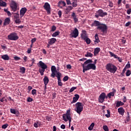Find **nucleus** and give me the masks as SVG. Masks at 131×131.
Returning a JSON list of instances; mask_svg holds the SVG:
<instances>
[{
    "instance_id": "1",
    "label": "nucleus",
    "mask_w": 131,
    "mask_h": 131,
    "mask_svg": "<svg viewBox=\"0 0 131 131\" xmlns=\"http://www.w3.org/2000/svg\"><path fill=\"white\" fill-rule=\"evenodd\" d=\"M106 70L111 73H115L117 70L118 68L114 64L112 63V62H109L105 66Z\"/></svg>"
},
{
    "instance_id": "2",
    "label": "nucleus",
    "mask_w": 131,
    "mask_h": 131,
    "mask_svg": "<svg viewBox=\"0 0 131 131\" xmlns=\"http://www.w3.org/2000/svg\"><path fill=\"white\" fill-rule=\"evenodd\" d=\"M62 119L65 122L69 121V124H71L72 118L71 116V110H69L67 111L66 114L62 115Z\"/></svg>"
},
{
    "instance_id": "3",
    "label": "nucleus",
    "mask_w": 131,
    "mask_h": 131,
    "mask_svg": "<svg viewBox=\"0 0 131 131\" xmlns=\"http://www.w3.org/2000/svg\"><path fill=\"white\" fill-rule=\"evenodd\" d=\"M75 105H76V108L75 109V111L77 113L80 114L81 112H82V111L83 110V106H84L83 103L78 102L76 103Z\"/></svg>"
},
{
    "instance_id": "4",
    "label": "nucleus",
    "mask_w": 131,
    "mask_h": 131,
    "mask_svg": "<svg viewBox=\"0 0 131 131\" xmlns=\"http://www.w3.org/2000/svg\"><path fill=\"white\" fill-rule=\"evenodd\" d=\"M40 67L41 69H39V72L41 76H43L44 75V72L46 71V69L48 68V66L45 63V62L40 61L39 62Z\"/></svg>"
},
{
    "instance_id": "5",
    "label": "nucleus",
    "mask_w": 131,
    "mask_h": 131,
    "mask_svg": "<svg viewBox=\"0 0 131 131\" xmlns=\"http://www.w3.org/2000/svg\"><path fill=\"white\" fill-rule=\"evenodd\" d=\"M97 29L101 32L102 33H107V27L106 24L100 23L99 26L97 28Z\"/></svg>"
},
{
    "instance_id": "6",
    "label": "nucleus",
    "mask_w": 131,
    "mask_h": 131,
    "mask_svg": "<svg viewBox=\"0 0 131 131\" xmlns=\"http://www.w3.org/2000/svg\"><path fill=\"white\" fill-rule=\"evenodd\" d=\"M19 39L17 33L12 32L8 35V39L10 40H17Z\"/></svg>"
},
{
    "instance_id": "7",
    "label": "nucleus",
    "mask_w": 131,
    "mask_h": 131,
    "mask_svg": "<svg viewBox=\"0 0 131 131\" xmlns=\"http://www.w3.org/2000/svg\"><path fill=\"white\" fill-rule=\"evenodd\" d=\"M107 15V12H103L102 10H99L95 13L94 17L96 18H98L99 17H104V16H105Z\"/></svg>"
},
{
    "instance_id": "8",
    "label": "nucleus",
    "mask_w": 131,
    "mask_h": 131,
    "mask_svg": "<svg viewBox=\"0 0 131 131\" xmlns=\"http://www.w3.org/2000/svg\"><path fill=\"white\" fill-rule=\"evenodd\" d=\"M10 8L11 9V11H13V12H15L17 9V4L13 0L10 3Z\"/></svg>"
},
{
    "instance_id": "9",
    "label": "nucleus",
    "mask_w": 131,
    "mask_h": 131,
    "mask_svg": "<svg viewBox=\"0 0 131 131\" xmlns=\"http://www.w3.org/2000/svg\"><path fill=\"white\" fill-rule=\"evenodd\" d=\"M51 71L52 73L50 76L53 77V78H55L56 76V73H57V68L55 66H52L51 68Z\"/></svg>"
},
{
    "instance_id": "10",
    "label": "nucleus",
    "mask_w": 131,
    "mask_h": 131,
    "mask_svg": "<svg viewBox=\"0 0 131 131\" xmlns=\"http://www.w3.org/2000/svg\"><path fill=\"white\" fill-rule=\"evenodd\" d=\"M105 97H106V94L105 93H101L98 98V101L99 103H104Z\"/></svg>"
},
{
    "instance_id": "11",
    "label": "nucleus",
    "mask_w": 131,
    "mask_h": 131,
    "mask_svg": "<svg viewBox=\"0 0 131 131\" xmlns=\"http://www.w3.org/2000/svg\"><path fill=\"white\" fill-rule=\"evenodd\" d=\"M43 8L47 11L48 14H51V6L48 3H46L43 5Z\"/></svg>"
},
{
    "instance_id": "12",
    "label": "nucleus",
    "mask_w": 131,
    "mask_h": 131,
    "mask_svg": "<svg viewBox=\"0 0 131 131\" xmlns=\"http://www.w3.org/2000/svg\"><path fill=\"white\" fill-rule=\"evenodd\" d=\"M86 68H87L86 70L88 71H89L91 69H92L93 70H96V66L95 64L90 63L86 66Z\"/></svg>"
},
{
    "instance_id": "13",
    "label": "nucleus",
    "mask_w": 131,
    "mask_h": 131,
    "mask_svg": "<svg viewBox=\"0 0 131 131\" xmlns=\"http://www.w3.org/2000/svg\"><path fill=\"white\" fill-rule=\"evenodd\" d=\"M27 11V8L26 7L21 8V10H20V16L21 18L24 16V15Z\"/></svg>"
},
{
    "instance_id": "14",
    "label": "nucleus",
    "mask_w": 131,
    "mask_h": 131,
    "mask_svg": "<svg viewBox=\"0 0 131 131\" xmlns=\"http://www.w3.org/2000/svg\"><path fill=\"white\" fill-rule=\"evenodd\" d=\"M72 37L77 38L79 35L78 29L77 28H75L74 31L72 32Z\"/></svg>"
},
{
    "instance_id": "15",
    "label": "nucleus",
    "mask_w": 131,
    "mask_h": 131,
    "mask_svg": "<svg viewBox=\"0 0 131 131\" xmlns=\"http://www.w3.org/2000/svg\"><path fill=\"white\" fill-rule=\"evenodd\" d=\"M79 95L78 94H75L74 95V97L73 98V100L71 102V104H74L77 102V101L79 99Z\"/></svg>"
},
{
    "instance_id": "16",
    "label": "nucleus",
    "mask_w": 131,
    "mask_h": 131,
    "mask_svg": "<svg viewBox=\"0 0 131 131\" xmlns=\"http://www.w3.org/2000/svg\"><path fill=\"white\" fill-rule=\"evenodd\" d=\"M101 24V23H100V21L98 20H94V23H93L91 25L92 27H99Z\"/></svg>"
},
{
    "instance_id": "17",
    "label": "nucleus",
    "mask_w": 131,
    "mask_h": 131,
    "mask_svg": "<svg viewBox=\"0 0 131 131\" xmlns=\"http://www.w3.org/2000/svg\"><path fill=\"white\" fill-rule=\"evenodd\" d=\"M118 112L119 113V114L121 115L122 116H123L125 112V111L123 107H120L118 108Z\"/></svg>"
},
{
    "instance_id": "18",
    "label": "nucleus",
    "mask_w": 131,
    "mask_h": 131,
    "mask_svg": "<svg viewBox=\"0 0 131 131\" xmlns=\"http://www.w3.org/2000/svg\"><path fill=\"white\" fill-rule=\"evenodd\" d=\"M57 41L56 38L53 37L49 40L48 43L50 44V46H52L53 44L55 43Z\"/></svg>"
},
{
    "instance_id": "19",
    "label": "nucleus",
    "mask_w": 131,
    "mask_h": 131,
    "mask_svg": "<svg viewBox=\"0 0 131 131\" xmlns=\"http://www.w3.org/2000/svg\"><path fill=\"white\" fill-rule=\"evenodd\" d=\"M94 37L95 39V40H94L95 43L96 44V43L100 42V39L99 37H98V34L97 33L95 34Z\"/></svg>"
},
{
    "instance_id": "20",
    "label": "nucleus",
    "mask_w": 131,
    "mask_h": 131,
    "mask_svg": "<svg viewBox=\"0 0 131 131\" xmlns=\"http://www.w3.org/2000/svg\"><path fill=\"white\" fill-rule=\"evenodd\" d=\"M43 81L44 84L48 85V83H49V78L47 76H45L43 79Z\"/></svg>"
},
{
    "instance_id": "21",
    "label": "nucleus",
    "mask_w": 131,
    "mask_h": 131,
    "mask_svg": "<svg viewBox=\"0 0 131 131\" xmlns=\"http://www.w3.org/2000/svg\"><path fill=\"white\" fill-rule=\"evenodd\" d=\"M1 58L5 60H9L10 59V57L8 54H4L1 56Z\"/></svg>"
},
{
    "instance_id": "22",
    "label": "nucleus",
    "mask_w": 131,
    "mask_h": 131,
    "mask_svg": "<svg viewBox=\"0 0 131 131\" xmlns=\"http://www.w3.org/2000/svg\"><path fill=\"white\" fill-rule=\"evenodd\" d=\"M124 105V103L121 102V101H117L116 102V107H119L121 106H123Z\"/></svg>"
},
{
    "instance_id": "23",
    "label": "nucleus",
    "mask_w": 131,
    "mask_h": 131,
    "mask_svg": "<svg viewBox=\"0 0 131 131\" xmlns=\"http://www.w3.org/2000/svg\"><path fill=\"white\" fill-rule=\"evenodd\" d=\"M100 51V48H96L94 49V56H96V55L98 54L99 53Z\"/></svg>"
},
{
    "instance_id": "24",
    "label": "nucleus",
    "mask_w": 131,
    "mask_h": 131,
    "mask_svg": "<svg viewBox=\"0 0 131 131\" xmlns=\"http://www.w3.org/2000/svg\"><path fill=\"white\" fill-rule=\"evenodd\" d=\"M10 22V19L9 18H7L5 19L4 23V26L9 25Z\"/></svg>"
},
{
    "instance_id": "25",
    "label": "nucleus",
    "mask_w": 131,
    "mask_h": 131,
    "mask_svg": "<svg viewBox=\"0 0 131 131\" xmlns=\"http://www.w3.org/2000/svg\"><path fill=\"white\" fill-rule=\"evenodd\" d=\"M61 5H62L63 7L66 6V2H64V1H61V2H59L58 3V6L59 7H60L61 8H62V6H61Z\"/></svg>"
},
{
    "instance_id": "26",
    "label": "nucleus",
    "mask_w": 131,
    "mask_h": 131,
    "mask_svg": "<svg viewBox=\"0 0 131 131\" xmlns=\"http://www.w3.org/2000/svg\"><path fill=\"white\" fill-rule=\"evenodd\" d=\"M73 9V7L72 6H68L66 8V10L67 11L66 14H68L70 12V11Z\"/></svg>"
},
{
    "instance_id": "27",
    "label": "nucleus",
    "mask_w": 131,
    "mask_h": 131,
    "mask_svg": "<svg viewBox=\"0 0 131 131\" xmlns=\"http://www.w3.org/2000/svg\"><path fill=\"white\" fill-rule=\"evenodd\" d=\"M0 6L6 7L7 6V4L6 2H3L2 0H0Z\"/></svg>"
},
{
    "instance_id": "28",
    "label": "nucleus",
    "mask_w": 131,
    "mask_h": 131,
    "mask_svg": "<svg viewBox=\"0 0 131 131\" xmlns=\"http://www.w3.org/2000/svg\"><path fill=\"white\" fill-rule=\"evenodd\" d=\"M93 54L92 53L89 52H87L86 54L84 55L85 57H90L91 58H93Z\"/></svg>"
},
{
    "instance_id": "29",
    "label": "nucleus",
    "mask_w": 131,
    "mask_h": 131,
    "mask_svg": "<svg viewBox=\"0 0 131 131\" xmlns=\"http://www.w3.org/2000/svg\"><path fill=\"white\" fill-rule=\"evenodd\" d=\"M72 7H76L78 6V4H77V0H74V2L72 3Z\"/></svg>"
},
{
    "instance_id": "30",
    "label": "nucleus",
    "mask_w": 131,
    "mask_h": 131,
    "mask_svg": "<svg viewBox=\"0 0 131 131\" xmlns=\"http://www.w3.org/2000/svg\"><path fill=\"white\" fill-rule=\"evenodd\" d=\"M60 34V31H56L54 33L52 34V36L53 37H56L57 36Z\"/></svg>"
},
{
    "instance_id": "31",
    "label": "nucleus",
    "mask_w": 131,
    "mask_h": 131,
    "mask_svg": "<svg viewBox=\"0 0 131 131\" xmlns=\"http://www.w3.org/2000/svg\"><path fill=\"white\" fill-rule=\"evenodd\" d=\"M10 113L13 114H16L17 113H19L18 111H16V110L13 109L12 108H10Z\"/></svg>"
},
{
    "instance_id": "32",
    "label": "nucleus",
    "mask_w": 131,
    "mask_h": 131,
    "mask_svg": "<svg viewBox=\"0 0 131 131\" xmlns=\"http://www.w3.org/2000/svg\"><path fill=\"white\" fill-rule=\"evenodd\" d=\"M13 14L15 19H18L19 18V14L18 12H17V13H13Z\"/></svg>"
},
{
    "instance_id": "33",
    "label": "nucleus",
    "mask_w": 131,
    "mask_h": 131,
    "mask_svg": "<svg viewBox=\"0 0 131 131\" xmlns=\"http://www.w3.org/2000/svg\"><path fill=\"white\" fill-rule=\"evenodd\" d=\"M62 74L60 72H57V75L55 76L57 78V80H59L61 79L60 77L61 76Z\"/></svg>"
},
{
    "instance_id": "34",
    "label": "nucleus",
    "mask_w": 131,
    "mask_h": 131,
    "mask_svg": "<svg viewBox=\"0 0 131 131\" xmlns=\"http://www.w3.org/2000/svg\"><path fill=\"white\" fill-rule=\"evenodd\" d=\"M95 126V123H92L91 124H90V126L88 127V129L89 130H93V127H94Z\"/></svg>"
},
{
    "instance_id": "35",
    "label": "nucleus",
    "mask_w": 131,
    "mask_h": 131,
    "mask_svg": "<svg viewBox=\"0 0 131 131\" xmlns=\"http://www.w3.org/2000/svg\"><path fill=\"white\" fill-rule=\"evenodd\" d=\"M57 84L58 86L61 87L63 85V83L61 81V79L58 80Z\"/></svg>"
},
{
    "instance_id": "36",
    "label": "nucleus",
    "mask_w": 131,
    "mask_h": 131,
    "mask_svg": "<svg viewBox=\"0 0 131 131\" xmlns=\"http://www.w3.org/2000/svg\"><path fill=\"white\" fill-rule=\"evenodd\" d=\"M89 63H93V60L91 59H88L86 60L83 64L85 65V64H89Z\"/></svg>"
},
{
    "instance_id": "37",
    "label": "nucleus",
    "mask_w": 131,
    "mask_h": 131,
    "mask_svg": "<svg viewBox=\"0 0 131 131\" xmlns=\"http://www.w3.org/2000/svg\"><path fill=\"white\" fill-rule=\"evenodd\" d=\"M109 54L111 55V56L112 57H114V58H117V55H116V54H115L114 53L111 52H109Z\"/></svg>"
},
{
    "instance_id": "38",
    "label": "nucleus",
    "mask_w": 131,
    "mask_h": 131,
    "mask_svg": "<svg viewBox=\"0 0 131 131\" xmlns=\"http://www.w3.org/2000/svg\"><path fill=\"white\" fill-rule=\"evenodd\" d=\"M57 29V27H55V25L52 26V27H51V29L50 30L51 32H54L55 31H56Z\"/></svg>"
},
{
    "instance_id": "39",
    "label": "nucleus",
    "mask_w": 131,
    "mask_h": 131,
    "mask_svg": "<svg viewBox=\"0 0 131 131\" xmlns=\"http://www.w3.org/2000/svg\"><path fill=\"white\" fill-rule=\"evenodd\" d=\"M77 89V87L76 86H73L71 88V89L69 90L70 93H72L75 91V90Z\"/></svg>"
},
{
    "instance_id": "40",
    "label": "nucleus",
    "mask_w": 131,
    "mask_h": 131,
    "mask_svg": "<svg viewBox=\"0 0 131 131\" xmlns=\"http://www.w3.org/2000/svg\"><path fill=\"white\" fill-rule=\"evenodd\" d=\"M107 114H105V116L107 118H109L111 117V112L109 110H107Z\"/></svg>"
},
{
    "instance_id": "41",
    "label": "nucleus",
    "mask_w": 131,
    "mask_h": 131,
    "mask_svg": "<svg viewBox=\"0 0 131 131\" xmlns=\"http://www.w3.org/2000/svg\"><path fill=\"white\" fill-rule=\"evenodd\" d=\"M85 41L86 42L87 44H90L91 40L88 37H87L86 39L85 40Z\"/></svg>"
},
{
    "instance_id": "42",
    "label": "nucleus",
    "mask_w": 131,
    "mask_h": 131,
    "mask_svg": "<svg viewBox=\"0 0 131 131\" xmlns=\"http://www.w3.org/2000/svg\"><path fill=\"white\" fill-rule=\"evenodd\" d=\"M20 70L21 72V73L24 74L26 72V69L24 67H21L20 68Z\"/></svg>"
},
{
    "instance_id": "43",
    "label": "nucleus",
    "mask_w": 131,
    "mask_h": 131,
    "mask_svg": "<svg viewBox=\"0 0 131 131\" xmlns=\"http://www.w3.org/2000/svg\"><path fill=\"white\" fill-rule=\"evenodd\" d=\"M131 75V72L129 70H127V72H126V76L127 77Z\"/></svg>"
},
{
    "instance_id": "44",
    "label": "nucleus",
    "mask_w": 131,
    "mask_h": 131,
    "mask_svg": "<svg viewBox=\"0 0 131 131\" xmlns=\"http://www.w3.org/2000/svg\"><path fill=\"white\" fill-rule=\"evenodd\" d=\"M82 67H83V73H85V71H88V70H86L88 69L87 67L84 66V64H83Z\"/></svg>"
},
{
    "instance_id": "45",
    "label": "nucleus",
    "mask_w": 131,
    "mask_h": 131,
    "mask_svg": "<svg viewBox=\"0 0 131 131\" xmlns=\"http://www.w3.org/2000/svg\"><path fill=\"white\" fill-rule=\"evenodd\" d=\"M81 37L85 41V39H86V38L88 37L85 35H84V34H82L81 35Z\"/></svg>"
},
{
    "instance_id": "46",
    "label": "nucleus",
    "mask_w": 131,
    "mask_h": 131,
    "mask_svg": "<svg viewBox=\"0 0 131 131\" xmlns=\"http://www.w3.org/2000/svg\"><path fill=\"white\" fill-rule=\"evenodd\" d=\"M8 126H9V124L6 123V124H3L2 127L3 129H5L7 128V127H8Z\"/></svg>"
},
{
    "instance_id": "47",
    "label": "nucleus",
    "mask_w": 131,
    "mask_h": 131,
    "mask_svg": "<svg viewBox=\"0 0 131 131\" xmlns=\"http://www.w3.org/2000/svg\"><path fill=\"white\" fill-rule=\"evenodd\" d=\"M103 129L104 130V131H109L108 127L106 125H105L103 126Z\"/></svg>"
},
{
    "instance_id": "48",
    "label": "nucleus",
    "mask_w": 131,
    "mask_h": 131,
    "mask_svg": "<svg viewBox=\"0 0 131 131\" xmlns=\"http://www.w3.org/2000/svg\"><path fill=\"white\" fill-rule=\"evenodd\" d=\"M69 79V77L67 76H64L63 78V81L65 82L66 81H67Z\"/></svg>"
},
{
    "instance_id": "49",
    "label": "nucleus",
    "mask_w": 131,
    "mask_h": 131,
    "mask_svg": "<svg viewBox=\"0 0 131 131\" xmlns=\"http://www.w3.org/2000/svg\"><path fill=\"white\" fill-rule=\"evenodd\" d=\"M126 71V69L124 68L123 69L122 72L121 73V75L122 76H124V73H125V71Z\"/></svg>"
},
{
    "instance_id": "50",
    "label": "nucleus",
    "mask_w": 131,
    "mask_h": 131,
    "mask_svg": "<svg viewBox=\"0 0 131 131\" xmlns=\"http://www.w3.org/2000/svg\"><path fill=\"white\" fill-rule=\"evenodd\" d=\"M15 23L16 24H20L21 23V21L20 20V19H19V18H18L15 20Z\"/></svg>"
},
{
    "instance_id": "51",
    "label": "nucleus",
    "mask_w": 131,
    "mask_h": 131,
    "mask_svg": "<svg viewBox=\"0 0 131 131\" xmlns=\"http://www.w3.org/2000/svg\"><path fill=\"white\" fill-rule=\"evenodd\" d=\"M32 95H36V90L35 89L32 90Z\"/></svg>"
},
{
    "instance_id": "52",
    "label": "nucleus",
    "mask_w": 131,
    "mask_h": 131,
    "mask_svg": "<svg viewBox=\"0 0 131 131\" xmlns=\"http://www.w3.org/2000/svg\"><path fill=\"white\" fill-rule=\"evenodd\" d=\"M130 68V63H127L126 66L125 67V69L126 70V69H129Z\"/></svg>"
},
{
    "instance_id": "53",
    "label": "nucleus",
    "mask_w": 131,
    "mask_h": 131,
    "mask_svg": "<svg viewBox=\"0 0 131 131\" xmlns=\"http://www.w3.org/2000/svg\"><path fill=\"white\" fill-rule=\"evenodd\" d=\"M52 117H51V116H47L46 117V120L48 121H50L52 120Z\"/></svg>"
},
{
    "instance_id": "54",
    "label": "nucleus",
    "mask_w": 131,
    "mask_h": 131,
    "mask_svg": "<svg viewBox=\"0 0 131 131\" xmlns=\"http://www.w3.org/2000/svg\"><path fill=\"white\" fill-rule=\"evenodd\" d=\"M57 14H58L59 17H61V15H62V11L61 10L58 11Z\"/></svg>"
},
{
    "instance_id": "55",
    "label": "nucleus",
    "mask_w": 131,
    "mask_h": 131,
    "mask_svg": "<svg viewBox=\"0 0 131 131\" xmlns=\"http://www.w3.org/2000/svg\"><path fill=\"white\" fill-rule=\"evenodd\" d=\"M33 101V99L32 98H31V97H28L27 98V101L29 102H32Z\"/></svg>"
},
{
    "instance_id": "56",
    "label": "nucleus",
    "mask_w": 131,
    "mask_h": 131,
    "mask_svg": "<svg viewBox=\"0 0 131 131\" xmlns=\"http://www.w3.org/2000/svg\"><path fill=\"white\" fill-rule=\"evenodd\" d=\"M38 122H36V123H34V126L35 127H38Z\"/></svg>"
},
{
    "instance_id": "57",
    "label": "nucleus",
    "mask_w": 131,
    "mask_h": 131,
    "mask_svg": "<svg viewBox=\"0 0 131 131\" xmlns=\"http://www.w3.org/2000/svg\"><path fill=\"white\" fill-rule=\"evenodd\" d=\"M108 6H110V7H113L114 6L113 3L111 2H110L109 4H108Z\"/></svg>"
},
{
    "instance_id": "58",
    "label": "nucleus",
    "mask_w": 131,
    "mask_h": 131,
    "mask_svg": "<svg viewBox=\"0 0 131 131\" xmlns=\"http://www.w3.org/2000/svg\"><path fill=\"white\" fill-rule=\"evenodd\" d=\"M66 125L63 124H61V125L60 126L61 128L62 129H66Z\"/></svg>"
},
{
    "instance_id": "59",
    "label": "nucleus",
    "mask_w": 131,
    "mask_h": 131,
    "mask_svg": "<svg viewBox=\"0 0 131 131\" xmlns=\"http://www.w3.org/2000/svg\"><path fill=\"white\" fill-rule=\"evenodd\" d=\"M66 1L68 5H71V2L70 1V0H66Z\"/></svg>"
},
{
    "instance_id": "60",
    "label": "nucleus",
    "mask_w": 131,
    "mask_h": 131,
    "mask_svg": "<svg viewBox=\"0 0 131 131\" xmlns=\"http://www.w3.org/2000/svg\"><path fill=\"white\" fill-rule=\"evenodd\" d=\"M36 38H33L31 40V43L33 44L34 42L36 41Z\"/></svg>"
},
{
    "instance_id": "61",
    "label": "nucleus",
    "mask_w": 131,
    "mask_h": 131,
    "mask_svg": "<svg viewBox=\"0 0 131 131\" xmlns=\"http://www.w3.org/2000/svg\"><path fill=\"white\" fill-rule=\"evenodd\" d=\"M20 59V58L18 56H15L14 57V60H19Z\"/></svg>"
},
{
    "instance_id": "62",
    "label": "nucleus",
    "mask_w": 131,
    "mask_h": 131,
    "mask_svg": "<svg viewBox=\"0 0 131 131\" xmlns=\"http://www.w3.org/2000/svg\"><path fill=\"white\" fill-rule=\"evenodd\" d=\"M67 68L69 69H71L72 66L71 64H68L67 65Z\"/></svg>"
},
{
    "instance_id": "63",
    "label": "nucleus",
    "mask_w": 131,
    "mask_h": 131,
    "mask_svg": "<svg viewBox=\"0 0 131 131\" xmlns=\"http://www.w3.org/2000/svg\"><path fill=\"white\" fill-rule=\"evenodd\" d=\"M131 24V22L130 21H128L126 24H125V26L126 27H128L130 24Z\"/></svg>"
},
{
    "instance_id": "64",
    "label": "nucleus",
    "mask_w": 131,
    "mask_h": 131,
    "mask_svg": "<svg viewBox=\"0 0 131 131\" xmlns=\"http://www.w3.org/2000/svg\"><path fill=\"white\" fill-rule=\"evenodd\" d=\"M131 13V8L127 10V14H130Z\"/></svg>"
}]
</instances>
